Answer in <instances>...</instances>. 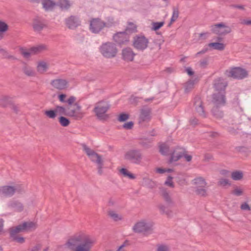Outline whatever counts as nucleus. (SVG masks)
Returning a JSON list of instances; mask_svg holds the SVG:
<instances>
[{
  "label": "nucleus",
  "mask_w": 251,
  "mask_h": 251,
  "mask_svg": "<svg viewBox=\"0 0 251 251\" xmlns=\"http://www.w3.org/2000/svg\"><path fill=\"white\" fill-rule=\"evenodd\" d=\"M46 27L47 23L44 20L39 17H37L33 19L32 27L35 32L39 33Z\"/></svg>",
  "instance_id": "obj_16"
},
{
  "label": "nucleus",
  "mask_w": 251,
  "mask_h": 251,
  "mask_svg": "<svg viewBox=\"0 0 251 251\" xmlns=\"http://www.w3.org/2000/svg\"><path fill=\"white\" fill-rule=\"evenodd\" d=\"M76 98L72 96L67 100V112L66 116L72 117L75 120H80L84 115V113L81 111V107L77 103L74 102L76 100Z\"/></svg>",
  "instance_id": "obj_2"
},
{
  "label": "nucleus",
  "mask_w": 251,
  "mask_h": 251,
  "mask_svg": "<svg viewBox=\"0 0 251 251\" xmlns=\"http://www.w3.org/2000/svg\"><path fill=\"white\" fill-rule=\"evenodd\" d=\"M153 226L152 222L143 219L134 224L132 230L135 233H142L145 235H148L153 233Z\"/></svg>",
  "instance_id": "obj_3"
},
{
  "label": "nucleus",
  "mask_w": 251,
  "mask_h": 251,
  "mask_svg": "<svg viewBox=\"0 0 251 251\" xmlns=\"http://www.w3.org/2000/svg\"><path fill=\"white\" fill-rule=\"evenodd\" d=\"M129 117V116L128 114L126 113H122L119 115L118 120L119 122H123L128 120Z\"/></svg>",
  "instance_id": "obj_53"
},
{
  "label": "nucleus",
  "mask_w": 251,
  "mask_h": 251,
  "mask_svg": "<svg viewBox=\"0 0 251 251\" xmlns=\"http://www.w3.org/2000/svg\"><path fill=\"white\" fill-rule=\"evenodd\" d=\"M50 85L55 89L63 90L68 87V81L65 79L57 78L50 81Z\"/></svg>",
  "instance_id": "obj_15"
},
{
  "label": "nucleus",
  "mask_w": 251,
  "mask_h": 251,
  "mask_svg": "<svg viewBox=\"0 0 251 251\" xmlns=\"http://www.w3.org/2000/svg\"><path fill=\"white\" fill-rule=\"evenodd\" d=\"M211 31L219 35H224L231 31V28L225 24L221 23L211 26Z\"/></svg>",
  "instance_id": "obj_11"
},
{
  "label": "nucleus",
  "mask_w": 251,
  "mask_h": 251,
  "mask_svg": "<svg viewBox=\"0 0 251 251\" xmlns=\"http://www.w3.org/2000/svg\"><path fill=\"white\" fill-rule=\"evenodd\" d=\"M169 151V147L166 144H162L159 146V151L163 155L167 154Z\"/></svg>",
  "instance_id": "obj_46"
},
{
  "label": "nucleus",
  "mask_w": 251,
  "mask_h": 251,
  "mask_svg": "<svg viewBox=\"0 0 251 251\" xmlns=\"http://www.w3.org/2000/svg\"><path fill=\"white\" fill-rule=\"evenodd\" d=\"M97 165L98 173L99 175H102L103 174V161L99 163Z\"/></svg>",
  "instance_id": "obj_57"
},
{
  "label": "nucleus",
  "mask_w": 251,
  "mask_h": 251,
  "mask_svg": "<svg viewBox=\"0 0 251 251\" xmlns=\"http://www.w3.org/2000/svg\"><path fill=\"white\" fill-rule=\"evenodd\" d=\"M133 125V122L132 121H130L126 123H125L123 126V128L126 129H131L132 128Z\"/></svg>",
  "instance_id": "obj_58"
},
{
  "label": "nucleus",
  "mask_w": 251,
  "mask_h": 251,
  "mask_svg": "<svg viewBox=\"0 0 251 251\" xmlns=\"http://www.w3.org/2000/svg\"><path fill=\"white\" fill-rule=\"evenodd\" d=\"M149 40L143 35H136L134 37L132 45L138 50L143 51L148 46Z\"/></svg>",
  "instance_id": "obj_10"
},
{
  "label": "nucleus",
  "mask_w": 251,
  "mask_h": 251,
  "mask_svg": "<svg viewBox=\"0 0 251 251\" xmlns=\"http://www.w3.org/2000/svg\"><path fill=\"white\" fill-rule=\"evenodd\" d=\"M158 208H159L160 212L162 214H164L165 212H166V210L168 209V208L167 207H166L165 206H164V205H162V204L158 205Z\"/></svg>",
  "instance_id": "obj_64"
},
{
  "label": "nucleus",
  "mask_w": 251,
  "mask_h": 251,
  "mask_svg": "<svg viewBox=\"0 0 251 251\" xmlns=\"http://www.w3.org/2000/svg\"><path fill=\"white\" fill-rule=\"evenodd\" d=\"M186 152V151L185 149L179 147H176L171 153L169 162L172 163L174 161H177L180 159Z\"/></svg>",
  "instance_id": "obj_17"
},
{
  "label": "nucleus",
  "mask_w": 251,
  "mask_h": 251,
  "mask_svg": "<svg viewBox=\"0 0 251 251\" xmlns=\"http://www.w3.org/2000/svg\"><path fill=\"white\" fill-rule=\"evenodd\" d=\"M240 207H241V209L243 210H247V211L251 210V207H250L249 204L246 202L242 204Z\"/></svg>",
  "instance_id": "obj_63"
},
{
  "label": "nucleus",
  "mask_w": 251,
  "mask_h": 251,
  "mask_svg": "<svg viewBox=\"0 0 251 251\" xmlns=\"http://www.w3.org/2000/svg\"><path fill=\"white\" fill-rule=\"evenodd\" d=\"M48 69V64L45 61H41L38 62L37 65V71L39 74H44Z\"/></svg>",
  "instance_id": "obj_28"
},
{
  "label": "nucleus",
  "mask_w": 251,
  "mask_h": 251,
  "mask_svg": "<svg viewBox=\"0 0 251 251\" xmlns=\"http://www.w3.org/2000/svg\"><path fill=\"white\" fill-rule=\"evenodd\" d=\"M178 15L179 11L178 8L174 7L173 14L171 19L170 23L168 25L169 26H170L173 22H175L176 20V19L178 17Z\"/></svg>",
  "instance_id": "obj_39"
},
{
  "label": "nucleus",
  "mask_w": 251,
  "mask_h": 251,
  "mask_svg": "<svg viewBox=\"0 0 251 251\" xmlns=\"http://www.w3.org/2000/svg\"><path fill=\"white\" fill-rule=\"evenodd\" d=\"M208 46L219 50H223L225 48V46L224 44L219 42L210 43L208 44Z\"/></svg>",
  "instance_id": "obj_33"
},
{
  "label": "nucleus",
  "mask_w": 251,
  "mask_h": 251,
  "mask_svg": "<svg viewBox=\"0 0 251 251\" xmlns=\"http://www.w3.org/2000/svg\"><path fill=\"white\" fill-rule=\"evenodd\" d=\"M12 110L16 114H18L20 112V107L19 104H16L12 102L10 106Z\"/></svg>",
  "instance_id": "obj_52"
},
{
  "label": "nucleus",
  "mask_w": 251,
  "mask_h": 251,
  "mask_svg": "<svg viewBox=\"0 0 251 251\" xmlns=\"http://www.w3.org/2000/svg\"><path fill=\"white\" fill-rule=\"evenodd\" d=\"M24 192V187L21 185H3L0 187V197L10 198L12 197L16 193L22 194Z\"/></svg>",
  "instance_id": "obj_5"
},
{
  "label": "nucleus",
  "mask_w": 251,
  "mask_h": 251,
  "mask_svg": "<svg viewBox=\"0 0 251 251\" xmlns=\"http://www.w3.org/2000/svg\"><path fill=\"white\" fill-rule=\"evenodd\" d=\"M151 111L149 108L142 109L141 110L139 123L141 124L144 122H148L151 119Z\"/></svg>",
  "instance_id": "obj_24"
},
{
  "label": "nucleus",
  "mask_w": 251,
  "mask_h": 251,
  "mask_svg": "<svg viewBox=\"0 0 251 251\" xmlns=\"http://www.w3.org/2000/svg\"><path fill=\"white\" fill-rule=\"evenodd\" d=\"M135 55V53L130 48H126L122 50V58L126 61H132Z\"/></svg>",
  "instance_id": "obj_23"
},
{
  "label": "nucleus",
  "mask_w": 251,
  "mask_h": 251,
  "mask_svg": "<svg viewBox=\"0 0 251 251\" xmlns=\"http://www.w3.org/2000/svg\"><path fill=\"white\" fill-rule=\"evenodd\" d=\"M47 49V46L44 44L39 45L31 48V52H32L33 54L39 53Z\"/></svg>",
  "instance_id": "obj_30"
},
{
  "label": "nucleus",
  "mask_w": 251,
  "mask_h": 251,
  "mask_svg": "<svg viewBox=\"0 0 251 251\" xmlns=\"http://www.w3.org/2000/svg\"><path fill=\"white\" fill-rule=\"evenodd\" d=\"M128 35L137 31V26L136 25L131 22L128 23L127 25L125 31Z\"/></svg>",
  "instance_id": "obj_31"
},
{
  "label": "nucleus",
  "mask_w": 251,
  "mask_h": 251,
  "mask_svg": "<svg viewBox=\"0 0 251 251\" xmlns=\"http://www.w3.org/2000/svg\"><path fill=\"white\" fill-rule=\"evenodd\" d=\"M165 22L163 21L160 22H153L152 23L151 30L156 31L163 26Z\"/></svg>",
  "instance_id": "obj_49"
},
{
  "label": "nucleus",
  "mask_w": 251,
  "mask_h": 251,
  "mask_svg": "<svg viewBox=\"0 0 251 251\" xmlns=\"http://www.w3.org/2000/svg\"><path fill=\"white\" fill-rule=\"evenodd\" d=\"M220 107V106H214L212 109V113L213 116L216 118H222L224 115L223 111L219 109Z\"/></svg>",
  "instance_id": "obj_35"
},
{
  "label": "nucleus",
  "mask_w": 251,
  "mask_h": 251,
  "mask_svg": "<svg viewBox=\"0 0 251 251\" xmlns=\"http://www.w3.org/2000/svg\"><path fill=\"white\" fill-rule=\"evenodd\" d=\"M195 83L194 80H190L185 84V92H189L194 87Z\"/></svg>",
  "instance_id": "obj_47"
},
{
  "label": "nucleus",
  "mask_w": 251,
  "mask_h": 251,
  "mask_svg": "<svg viewBox=\"0 0 251 251\" xmlns=\"http://www.w3.org/2000/svg\"><path fill=\"white\" fill-rule=\"evenodd\" d=\"M65 23L69 28L73 29L80 25V22L77 17L71 16L70 17L66 19Z\"/></svg>",
  "instance_id": "obj_20"
},
{
  "label": "nucleus",
  "mask_w": 251,
  "mask_h": 251,
  "mask_svg": "<svg viewBox=\"0 0 251 251\" xmlns=\"http://www.w3.org/2000/svg\"><path fill=\"white\" fill-rule=\"evenodd\" d=\"M57 4L62 9H68L71 5L69 0H59Z\"/></svg>",
  "instance_id": "obj_34"
},
{
  "label": "nucleus",
  "mask_w": 251,
  "mask_h": 251,
  "mask_svg": "<svg viewBox=\"0 0 251 251\" xmlns=\"http://www.w3.org/2000/svg\"><path fill=\"white\" fill-rule=\"evenodd\" d=\"M44 114L50 119H54L57 116L55 109L46 110L44 111Z\"/></svg>",
  "instance_id": "obj_45"
},
{
  "label": "nucleus",
  "mask_w": 251,
  "mask_h": 251,
  "mask_svg": "<svg viewBox=\"0 0 251 251\" xmlns=\"http://www.w3.org/2000/svg\"><path fill=\"white\" fill-rule=\"evenodd\" d=\"M8 29V25L5 22L0 21V39L2 38V36H1V34L6 32Z\"/></svg>",
  "instance_id": "obj_48"
},
{
  "label": "nucleus",
  "mask_w": 251,
  "mask_h": 251,
  "mask_svg": "<svg viewBox=\"0 0 251 251\" xmlns=\"http://www.w3.org/2000/svg\"><path fill=\"white\" fill-rule=\"evenodd\" d=\"M7 207L15 212H21L24 210L23 204L18 201L12 200L7 203Z\"/></svg>",
  "instance_id": "obj_22"
},
{
  "label": "nucleus",
  "mask_w": 251,
  "mask_h": 251,
  "mask_svg": "<svg viewBox=\"0 0 251 251\" xmlns=\"http://www.w3.org/2000/svg\"><path fill=\"white\" fill-rule=\"evenodd\" d=\"M109 108L110 105L107 102L100 101L95 104L93 111L99 120L105 121L109 118L107 112Z\"/></svg>",
  "instance_id": "obj_4"
},
{
  "label": "nucleus",
  "mask_w": 251,
  "mask_h": 251,
  "mask_svg": "<svg viewBox=\"0 0 251 251\" xmlns=\"http://www.w3.org/2000/svg\"><path fill=\"white\" fill-rule=\"evenodd\" d=\"M108 215L115 221H118L122 219V216L118 215L113 210L109 211Z\"/></svg>",
  "instance_id": "obj_43"
},
{
  "label": "nucleus",
  "mask_w": 251,
  "mask_h": 251,
  "mask_svg": "<svg viewBox=\"0 0 251 251\" xmlns=\"http://www.w3.org/2000/svg\"><path fill=\"white\" fill-rule=\"evenodd\" d=\"M240 23L243 25H251V20L241 19Z\"/></svg>",
  "instance_id": "obj_61"
},
{
  "label": "nucleus",
  "mask_w": 251,
  "mask_h": 251,
  "mask_svg": "<svg viewBox=\"0 0 251 251\" xmlns=\"http://www.w3.org/2000/svg\"><path fill=\"white\" fill-rule=\"evenodd\" d=\"M41 3L46 11L52 10L54 6L56 5L55 2L52 0H41Z\"/></svg>",
  "instance_id": "obj_29"
},
{
  "label": "nucleus",
  "mask_w": 251,
  "mask_h": 251,
  "mask_svg": "<svg viewBox=\"0 0 251 251\" xmlns=\"http://www.w3.org/2000/svg\"><path fill=\"white\" fill-rule=\"evenodd\" d=\"M58 122L61 126L64 127L68 126L70 124L69 119L64 116H60L58 119Z\"/></svg>",
  "instance_id": "obj_40"
},
{
  "label": "nucleus",
  "mask_w": 251,
  "mask_h": 251,
  "mask_svg": "<svg viewBox=\"0 0 251 251\" xmlns=\"http://www.w3.org/2000/svg\"><path fill=\"white\" fill-rule=\"evenodd\" d=\"M55 109L57 114H58L60 115L66 116V113L67 112V106L66 107H64L58 105L55 107Z\"/></svg>",
  "instance_id": "obj_38"
},
{
  "label": "nucleus",
  "mask_w": 251,
  "mask_h": 251,
  "mask_svg": "<svg viewBox=\"0 0 251 251\" xmlns=\"http://www.w3.org/2000/svg\"><path fill=\"white\" fill-rule=\"evenodd\" d=\"M160 192L161 195L163 197L165 200L168 203L171 202V199L169 195V193L167 191L166 189L164 188H160Z\"/></svg>",
  "instance_id": "obj_41"
},
{
  "label": "nucleus",
  "mask_w": 251,
  "mask_h": 251,
  "mask_svg": "<svg viewBox=\"0 0 251 251\" xmlns=\"http://www.w3.org/2000/svg\"><path fill=\"white\" fill-rule=\"evenodd\" d=\"M226 92H216L212 94V102L214 106H222L226 103Z\"/></svg>",
  "instance_id": "obj_13"
},
{
  "label": "nucleus",
  "mask_w": 251,
  "mask_h": 251,
  "mask_svg": "<svg viewBox=\"0 0 251 251\" xmlns=\"http://www.w3.org/2000/svg\"><path fill=\"white\" fill-rule=\"evenodd\" d=\"M143 155L139 149H131L127 151L125 154L124 158L130 163L140 164L143 160Z\"/></svg>",
  "instance_id": "obj_7"
},
{
  "label": "nucleus",
  "mask_w": 251,
  "mask_h": 251,
  "mask_svg": "<svg viewBox=\"0 0 251 251\" xmlns=\"http://www.w3.org/2000/svg\"><path fill=\"white\" fill-rule=\"evenodd\" d=\"M218 185L221 186H226V185H230V184L227 179L221 178L218 181Z\"/></svg>",
  "instance_id": "obj_54"
},
{
  "label": "nucleus",
  "mask_w": 251,
  "mask_h": 251,
  "mask_svg": "<svg viewBox=\"0 0 251 251\" xmlns=\"http://www.w3.org/2000/svg\"><path fill=\"white\" fill-rule=\"evenodd\" d=\"M139 98L131 96L129 99V102L131 104H136L139 101Z\"/></svg>",
  "instance_id": "obj_60"
},
{
  "label": "nucleus",
  "mask_w": 251,
  "mask_h": 251,
  "mask_svg": "<svg viewBox=\"0 0 251 251\" xmlns=\"http://www.w3.org/2000/svg\"><path fill=\"white\" fill-rule=\"evenodd\" d=\"M113 38L117 43L123 44L128 41L129 36L126 32L123 31L115 34Z\"/></svg>",
  "instance_id": "obj_19"
},
{
  "label": "nucleus",
  "mask_w": 251,
  "mask_h": 251,
  "mask_svg": "<svg viewBox=\"0 0 251 251\" xmlns=\"http://www.w3.org/2000/svg\"><path fill=\"white\" fill-rule=\"evenodd\" d=\"M66 97L67 95L65 94H60L58 96L59 100L63 103L67 102V100H66Z\"/></svg>",
  "instance_id": "obj_59"
},
{
  "label": "nucleus",
  "mask_w": 251,
  "mask_h": 251,
  "mask_svg": "<svg viewBox=\"0 0 251 251\" xmlns=\"http://www.w3.org/2000/svg\"><path fill=\"white\" fill-rule=\"evenodd\" d=\"M200 66L201 68H205L208 64V59L206 58L201 60L200 61Z\"/></svg>",
  "instance_id": "obj_62"
},
{
  "label": "nucleus",
  "mask_w": 251,
  "mask_h": 251,
  "mask_svg": "<svg viewBox=\"0 0 251 251\" xmlns=\"http://www.w3.org/2000/svg\"><path fill=\"white\" fill-rule=\"evenodd\" d=\"M20 51L23 56L26 58H29L31 55L33 54V53L31 50V48L29 51H27L24 49H21Z\"/></svg>",
  "instance_id": "obj_51"
},
{
  "label": "nucleus",
  "mask_w": 251,
  "mask_h": 251,
  "mask_svg": "<svg viewBox=\"0 0 251 251\" xmlns=\"http://www.w3.org/2000/svg\"><path fill=\"white\" fill-rule=\"evenodd\" d=\"M100 51L102 56L106 58L116 57L118 49L115 44L111 42L103 43L100 47Z\"/></svg>",
  "instance_id": "obj_6"
},
{
  "label": "nucleus",
  "mask_w": 251,
  "mask_h": 251,
  "mask_svg": "<svg viewBox=\"0 0 251 251\" xmlns=\"http://www.w3.org/2000/svg\"><path fill=\"white\" fill-rule=\"evenodd\" d=\"M231 177L234 180H239L242 179L243 174L240 171H236L232 172Z\"/></svg>",
  "instance_id": "obj_36"
},
{
  "label": "nucleus",
  "mask_w": 251,
  "mask_h": 251,
  "mask_svg": "<svg viewBox=\"0 0 251 251\" xmlns=\"http://www.w3.org/2000/svg\"><path fill=\"white\" fill-rule=\"evenodd\" d=\"M173 177L171 176H168L167 180L165 182V184L170 186V187L174 188V184L172 181Z\"/></svg>",
  "instance_id": "obj_56"
},
{
  "label": "nucleus",
  "mask_w": 251,
  "mask_h": 251,
  "mask_svg": "<svg viewBox=\"0 0 251 251\" xmlns=\"http://www.w3.org/2000/svg\"><path fill=\"white\" fill-rule=\"evenodd\" d=\"M22 72L27 76L33 77L36 75V73L32 67L25 62H23Z\"/></svg>",
  "instance_id": "obj_25"
},
{
  "label": "nucleus",
  "mask_w": 251,
  "mask_h": 251,
  "mask_svg": "<svg viewBox=\"0 0 251 251\" xmlns=\"http://www.w3.org/2000/svg\"><path fill=\"white\" fill-rule=\"evenodd\" d=\"M194 183L196 185V187H206L207 183L204 179L201 177L195 178L194 180Z\"/></svg>",
  "instance_id": "obj_32"
},
{
  "label": "nucleus",
  "mask_w": 251,
  "mask_h": 251,
  "mask_svg": "<svg viewBox=\"0 0 251 251\" xmlns=\"http://www.w3.org/2000/svg\"><path fill=\"white\" fill-rule=\"evenodd\" d=\"M37 227L36 223L32 222H24L16 226V230L18 231H24L25 230H31Z\"/></svg>",
  "instance_id": "obj_21"
},
{
  "label": "nucleus",
  "mask_w": 251,
  "mask_h": 251,
  "mask_svg": "<svg viewBox=\"0 0 251 251\" xmlns=\"http://www.w3.org/2000/svg\"><path fill=\"white\" fill-rule=\"evenodd\" d=\"M213 88L217 92H226V88L227 85V82L223 78L219 77L213 81Z\"/></svg>",
  "instance_id": "obj_14"
},
{
  "label": "nucleus",
  "mask_w": 251,
  "mask_h": 251,
  "mask_svg": "<svg viewBox=\"0 0 251 251\" xmlns=\"http://www.w3.org/2000/svg\"><path fill=\"white\" fill-rule=\"evenodd\" d=\"M120 173L124 176H127L130 179H133L135 178V176H134L133 174L130 173L125 168L121 169L120 170Z\"/></svg>",
  "instance_id": "obj_50"
},
{
  "label": "nucleus",
  "mask_w": 251,
  "mask_h": 251,
  "mask_svg": "<svg viewBox=\"0 0 251 251\" xmlns=\"http://www.w3.org/2000/svg\"><path fill=\"white\" fill-rule=\"evenodd\" d=\"M196 193L199 196L205 197L207 195V190L205 187H196Z\"/></svg>",
  "instance_id": "obj_44"
},
{
  "label": "nucleus",
  "mask_w": 251,
  "mask_h": 251,
  "mask_svg": "<svg viewBox=\"0 0 251 251\" xmlns=\"http://www.w3.org/2000/svg\"><path fill=\"white\" fill-rule=\"evenodd\" d=\"M94 243L89 235L80 232L71 236L64 245L70 251H90Z\"/></svg>",
  "instance_id": "obj_1"
},
{
  "label": "nucleus",
  "mask_w": 251,
  "mask_h": 251,
  "mask_svg": "<svg viewBox=\"0 0 251 251\" xmlns=\"http://www.w3.org/2000/svg\"><path fill=\"white\" fill-rule=\"evenodd\" d=\"M18 231V230H16V226L11 228L10 232V236L14 241L19 243H23L25 242V239L23 237H19L17 236V233L21 232Z\"/></svg>",
  "instance_id": "obj_26"
},
{
  "label": "nucleus",
  "mask_w": 251,
  "mask_h": 251,
  "mask_svg": "<svg viewBox=\"0 0 251 251\" xmlns=\"http://www.w3.org/2000/svg\"><path fill=\"white\" fill-rule=\"evenodd\" d=\"M194 105L197 112L201 117H206V113L204 110L202 101L199 96L194 98Z\"/></svg>",
  "instance_id": "obj_18"
},
{
  "label": "nucleus",
  "mask_w": 251,
  "mask_h": 251,
  "mask_svg": "<svg viewBox=\"0 0 251 251\" xmlns=\"http://www.w3.org/2000/svg\"><path fill=\"white\" fill-rule=\"evenodd\" d=\"M156 251H170V250L167 245L160 244L157 245Z\"/></svg>",
  "instance_id": "obj_55"
},
{
  "label": "nucleus",
  "mask_w": 251,
  "mask_h": 251,
  "mask_svg": "<svg viewBox=\"0 0 251 251\" xmlns=\"http://www.w3.org/2000/svg\"><path fill=\"white\" fill-rule=\"evenodd\" d=\"M0 54H1L2 57L4 58L10 60L17 59L15 56L10 54L6 50L3 49H0Z\"/></svg>",
  "instance_id": "obj_37"
},
{
  "label": "nucleus",
  "mask_w": 251,
  "mask_h": 251,
  "mask_svg": "<svg viewBox=\"0 0 251 251\" xmlns=\"http://www.w3.org/2000/svg\"><path fill=\"white\" fill-rule=\"evenodd\" d=\"M112 24L106 23L99 18L93 19L90 21V29L94 33H99L104 27H109Z\"/></svg>",
  "instance_id": "obj_8"
},
{
  "label": "nucleus",
  "mask_w": 251,
  "mask_h": 251,
  "mask_svg": "<svg viewBox=\"0 0 251 251\" xmlns=\"http://www.w3.org/2000/svg\"><path fill=\"white\" fill-rule=\"evenodd\" d=\"M13 101L11 97L8 96H2L0 98V107L6 108L11 106Z\"/></svg>",
  "instance_id": "obj_27"
},
{
  "label": "nucleus",
  "mask_w": 251,
  "mask_h": 251,
  "mask_svg": "<svg viewBox=\"0 0 251 251\" xmlns=\"http://www.w3.org/2000/svg\"><path fill=\"white\" fill-rule=\"evenodd\" d=\"M160 192L161 195L163 197L165 200L168 203L171 202V199L169 195V193L167 191L166 189L164 188H160Z\"/></svg>",
  "instance_id": "obj_42"
},
{
  "label": "nucleus",
  "mask_w": 251,
  "mask_h": 251,
  "mask_svg": "<svg viewBox=\"0 0 251 251\" xmlns=\"http://www.w3.org/2000/svg\"><path fill=\"white\" fill-rule=\"evenodd\" d=\"M82 146L84 151L85 152L91 161L96 163L97 164L103 161L101 156L96 152L94 150H91L85 144H82Z\"/></svg>",
  "instance_id": "obj_12"
},
{
  "label": "nucleus",
  "mask_w": 251,
  "mask_h": 251,
  "mask_svg": "<svg viewBox=\"0 0 251 251\" xmlns=\"http://www.w3.org/2000/svg\"><path fill=\"white\" fill-rule=\"evenodd\" d=\"M225 75L228 77L241 79L247 76L248 73L245 69L236 67L226 70Z\"/></svg>",
  "instance_id": "obj_9"
}]
</instances>
